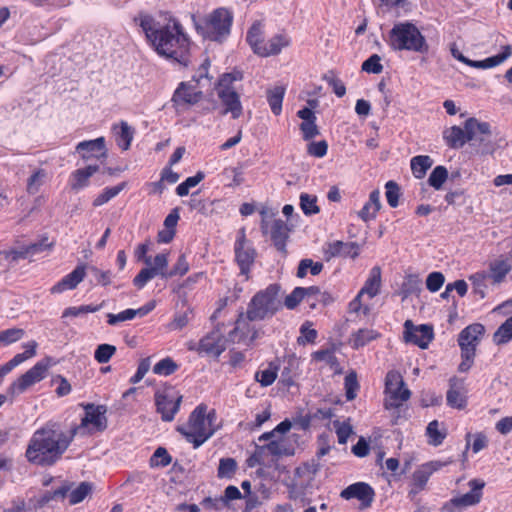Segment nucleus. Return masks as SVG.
Masks as SVG:
<instances>
[{
	"label": "nucleus",
	"instance_id": "nucleus-15",
	"mask_svg": "<svg viewBox=\"0 0 512 512\" xmlns=\"http://www.w3.org/2000/svg\"><path fill=\"white\" fill-rule=\"evenodd\" d=\"M261 230L264 234H270L276 249L285 255L287 252L286 241L289 232L287 224L281 219H275L271 223L263 219L261 222Z\"/></svg>",
	"mask_w": 512,
	"mask_h": 512
},
{
	"label": "nucleus",
	"instance_id": "nucleus-26",
	"mask_svg": "<svg viewBox=\"0 0 512 512\" xmlns=\"http://www.w3.org/2000/svg\"><path fill=\"white\" fill-rule=\"evenodd\" d=\"M246 41L251 47L252 51L259 56V52L264 49V25L261 21H256L249 28L246 36Z\"/></svg>",
	"mask_w": 512,
	"mask_h": 512
},
{
	"label": "nucleus",
	"instance_id": "nucleus-5",
	"mask_svg": "<svg viewBox=\"0 0 512 512\" xmlns=\"http://www.w3.org/2000/svg\"><path fill=\"white\" fill-rule=\"evenodd\" d=\"M195 29L204 39L222 42L230 34L232 14L225 8H218L203 18L192 17Z\"/></svg>",
	"mask_w": 512,
	"mask_h": 512
},
{
	"label": "nucleus",
	"instance_id": "nucleus-13",
	"mask_svg": "<svg viewBox=\"0 0 512 512\" xmlns=\"http://www.w3.org/2000/svg\"><path fill=\"white\" fill-rule=\"evenodd\" d=\"M404 339L406 342L413 343L421 349H426L434 338L433 327L422 324L415 326L411 320L404 323Z\"/></svg>",
	"mask_w": 512,
	"mask_h": 512
},
{
	"label": "nucleus",
	"instance_id": "nucleus-63",
	"mask_svg": "<svg viewBox=\"0 0 512 512\" xmlns=\"http://www.w3.org/2000/svg\"><path fill=\"white\" fill-rule=\"evenodd\" d=\"M444 282L445 277L441 272H432L426 279V287L430 292H437Z\"/></svg>",
	"mask_w": 512,
	"mask_h": 512
},
{
	"label": "nucleus",
	"instance_id": "nucleus-4",
	"mask_svg": "<svg viewBox=\"0 0 512 512\" xmlns=\"http://www.w3.org/2000/svg\"><path fill=\"white\" fill-rule=\"evenodd\" d=\"M217 413L214 409L207 411L205 404L198 405L190 414L187 425L178 427V431L194 448L200 447L218 429Z\"/></svg>",
	"mask_w": 512,
	"mask_h": 512
},
{
	"label": "nucleus",
	"instance_id": "nucleus-36",
	"mask_svg": "<svg viewBox=\"0 0 512 512\" xmlns=\"http://www.w3.org/2000/svg\"><path fill=\"white\" fill-rule=\"evenodd\" d=\"M512 340V316L503 322L493 334L496 345H504Z\"/></svg>",
	"mask_w": 512,
	"mask_h": 512
},
{
	"label": "nucleus",
	"instance_id": "nucleus-45",
	"mask_svg": "<svg viewBox=\"0 0 512 512\" xmlns=\"http://www.w3.org/2000/svg\"><path fill=\"white\" fill-rule=\"evenodd\" d=\"M448 178V171L444 166H436L431 172L428 183L431 187L439 190Z\"/></svg>",
	"mask_w": 512,
	"mask_h": 512
},
{
	"label": "nucleus",
	"instance_id": "nucleus-62",
	"mask_svg": "<svg viewBox=\"0 0 512 512\" xmlns=\"http://www.w3.org/2000/svg\"><path fill=\"white\" fill-rule=\"evenodd\" d=\"M157 276L156 272L151 267H146L140 270V272L133 279V284L141 289L148 281Z\"/></svg>",
	"mask_w": 512,
	"mask_h": 512
},
{
	"label": "nucleus",
	"instance_id": "nucleus-24",
	"mask_svg": "<svg viewBox=\"0 0 512 512\" xmlns=\"http://www.w3.org/2000/svg\"><path fill=\"white\" fill-rule=\"evenodd\" d=\"M359 245L356 242L334 241L327 245L325 255L327 259L337 256L356 258L359 255Z\"/></svg>",
	"mask_w": 512,
	"mask_h": 512
},
{
	"label": "nucleus",
	"instance_id": "nucleus-32",
	"mask_svg": "<svg viewBox=\"0 0 512 512\" xmlns=\"http://www.w3.org/2000/svg\"><path fill=\"white\" fill-rule=\"evenodd\" d=\"M284 95L285 88L283 86H275L267 90V101L274 115L281 113Z\"/></svg>",
	"mask_w": 512,
	"mask_h": 512
},
{
	"label": "nucleus",
	"instance_id": "nucleus-52",
	"mask_svg": "<svg viewBox=\"0 0 512 512\" xmlns=\"http://www.w3.org/2000/svg\"><path fill=\"white\" fill-rule=\"evenodd\" d=\"M422 281L417 275H409L402 284V293L404 297L421 291Z\"/></svg>",
	"mask_w": 512,
	"mask_h": 512
},
{
	"label": "nucleus",
	"instance_id": "nucleus-40",
	"mask_svg": "<svg viewBox=\"0 0 512 512\" xmlns=\"http://www.w3.org/2000/svg\"><path fill=\"white\" fill-rule=\"evenodd\" d=\"M104 305V302L98 304V305H81L78 307H68L66 308L62 313V319L68 318V317H79L81 315L87 314V313H95L98 312Z\"/></svg>",
	"mask_w": 512,
	"mask_h": 512
},
{
	"label": "nucleus",
	"instance_id": "nucleus-64",
	"mask_svg": "<svg viewBox=\"0 0 512 512\" xmlns=\"http://www.w3.org/2000/svg\"><path fill=\"white\" fill-rule=\"evenodd\" d=\"M188 270L189 264L186 260V256L184 254H181L176 264L166 275L168 276V278H172L174 276H183L188 272Z\"/></svg>",
	"mask_w": 512,
	"mask_h": 512
},
{
	"label": "nucleus",
	"instance_id": "nucleus-23",
	"mask_svg": "<svg viewBox=\"0 0 512 512\" xmlns=\"http://www.w3.org/2000/svg\"><path fill=\"white\" fill-rule=\"evenodd\" d=\"M85 275V266L79 265L71 273H69L62 280L56 283L50 289V292L52 294H59L66 290H73L78 286L79 283L83 281Z\"/></svg>",
	"mask_w": 512,
	"mask_h": 512
},
{
	"label": "nucleus",
	"instance_id": "nucleus-28",
	"mask_svg": "<svg viewBox=\"0 0 512 512\" xmlns=\"http://www.w3.org/2000/svg\"><path fill=\"white\" fill-rule=\"evenodd\" d=\"M381 286V269L375 266L371 269L368 279L358 293V298L367 294L370 298L375 297L379 293Z\"/></svg>",
	"mask_w": 512,
	"mask_h": 512
},
{
	"label": "nucleus",
	"instance_id": "nucleus-12",
	"mask_svg": "<svg viewBox=\"0 0 512 512\" xmlns=\"http://www.w3.org/2000/svg\"><path fill=\"white\" fill-rule=\"evenodd\" d=\"M234 250L240 273L248 279L249 272L256 258V251L251 245L247 244L244 229L240 231V236L235 243Z\"/></svg>",
	"mask_w": 512,
	"mask_h": 512
},
{
	"label": "nucleus",
	"instance_id": "nucleus-7",
	"mask_svg": "<svg viewBox=\"0 0 512 512\" xmlns=\"http://www.w3.org/2000/svg\"><path fill=\"white\" fill-rule=\"evenodd\" d=\"M243 74L240 71L226 73L221 76L216 87V93L225 107L223 114L230 113L233 119L239 118L243 113L240 96L232 86L233 82L240 81Z\"/></svg>",
	"mask_w": 512,
	"mask_h": 512
},
{
	"label": "nucleus",
	"instance_id": "nucleus-33",
	"mask_svg": "<svg viewBox=\"0 0 512 512\" xmlns=\"http://www.w3.org/2000/svg\"><path fill=\"white\" fill-rule=\"evenodd\" d=\"M511 47L509 45L505 46L503 51L495 56L488 57L481 61H474L473 68L478 69H487L495 67L502 62H504L511 55Z\"/></svg>",
	"mask_w": 512,
	"mask_h": 512
},
{
	"label": "nucleus",
	"instance_id": "nucleus-3",
	"mask_svg": "<svg viewBox=\"0 0 512 512\" xmlns=\"http://www.w3.org/2000/svg\"><path fill=\"white\" fill-rule=\"evenodd\" d=\"M279 291L280 287L277 284H271L257 292L248 304L246 314H239L231 336L241 329L242 325H246V321H259L273 316L282 307Z\"/></svg>",
	"mask_w": 512,
	"mask_h": 512
},
{
	"label": "nucleus",
	"instance_id": "nucleus-42",
	"mask_svg": "<svg viewBox=\"0 0 512 512\" xmlns=\"http://www.w3.org/2000/svg\"><path fill=\"white\" fill-rule=\"evenodd\" d=\"M117 143L123 150L129 149L131 141L133 139V130L125 121H121L119 125V131L116 132Z\"/></svg>",
	"mask_w": 512,
	"mask_h": 512
},
{
	"label": "nucleus",
	"instance_id": "nucleus-59",
	"mask_svg": "<svg viewBox=\"0 0 512 512\" xmlns=\"http://www.w3.org/2000/svg\"><path fill=\"white\" fill-rule=\"evenodd\" d=\"M260 447L261 451H263L265 454L269 453L277 457L289 454L282 441L271 440L268 444L262 445Z\"/></svg>",
	"mask_w": 512,
	"mask_h": 512
},
{
	"label": "nucleus",
	"instance_id": "nucleus-55",
	"mask_svg": "<svg viewBox=\"0 0 512 512\" xmlns=\"http://www.w3.org/2000/svg\"><path fill=\"white\" fill-rule=\"evenodd\" d=\"M25 332L20 328H11L0 332V344H13L24 336Z\"/></svg>",
	"mask_w": 512,
	"mask_h": 512
},
{
	"label": "nucleus",
	"instance_id": "nucleus-9",
	"mask_svg": "<svg viewBox=\"0 0 512 512\" xmlns=\"http://www.w3.org/2000/svg\"><path fill=\"white\" fill-rule=\"evenodd\" d=\"M386 394L384 406L386 409L398 408L410 398V391L398 372L390 371L385 379Z\"/></svg>",
	"mask_w": 512,
	"mask_h": 512
},
{
	"label": "nucleus",
	"instance_id": "nucleus-19",
	"mask_svg": "<svg viewBox=\"0 0 512 512\" xmlns=\"http://www.w3.org/2000/svg\"><path fill=\"white\" fill-rule=\"evenodd\" d=\"M197 350L199 353L218 358L226 350V339L218 330H214L199 341Z\"/></svg>",
	"mask_w": 512,
	"mask_h": 512
},
{
	"label": "nucleus",
	"instance_id": "nucleus-31",
	"mask_svg": "<svg viewBox=\"0 0 512 512\" xmlns=\"http://www.w3.org/2000/svg\"><path fill=\"white\" fill-rule=\"evenodd\" d=\"M426 435L429 438L428 443L430 445L439 446L446 438L447 430L444 425L440 427V423L437 420H433L428 424L426 428Z\"/></svg>",
	"mask_w": 512,
	"mask_h": 512
},
{
	"label": "nucleus",
	"instance_id": "nucleus-21",
	"mask_svg": "<svg viewBox=\"0 0 512 512\" xmlns=\"http://www.w3.org/2000/svg\"><path fill=\"white\" fill-rule=\"evenodd\" d=\"M202 98V91L196 85L182 82L175 90L172 101L176 106L194 105Z\"/></svg>",
	"mask_w": 512,
	"mask_h": 512
},
{
	"label": "nucleus",
	"instance_id": "nucleus-10",
	"mask_svg": "<svg viewBox=\"0 0 512 512\" xmlns=\"http://www.w3.org/2000/svg\"><path fill=\"white\" fill-rule=\"evenodd\" d=\"M468 485L471 490L466 494L452 498L442 507L441 512H459L463 508L478 504L482 499L485 482L481 479H472Z\"/></svg>",
	"mask_w": 512,
	"mask_h": 512
},
{
	"label": "nucleus",
	"instance_id": "nucleus-2",
	"mask_svg": "<svg viewBox=\"0 0 512 512\" xmlns=\"http://www.w3.org/2000/svg\"><path fill=\"white\" fill-rule=\"evenodd\" d=\"M76 434L77 429L65 431L59 423L48 422L33 433L25 456L32 464L54 465L66 452Z\"/></svg>",
	"mask_w": 512,
	"mask_h": 512
},
{
	"label": "nucleus",
	"instance_id": "nucleus-8",
	"mask_svg": "<svg viewBox=\"0 0 512 512\" xmlns=\"http://www.w3.org/2000/svg\"><path fill=\"white\" fill-rule=\"evenodd\" d=\"M490 124L480 122L476 118H469L464 128L452 126L443 131V138L450 148H461L466 142L477 139V134H490Z\"/></svg>",
	"mask_w": 512,
	"mask_h": 512
},
{
	"label": "nucleus",
	"instance_id": "nucleus-56",
	"mask_svg": "<svg viewBox=\"0 0 512 512\" xmlns=\"http://www.w3.org/2000/svg\"><path fill=\"white\" fill-rule=\"evenodd\" d=\"M237 468V463L233 458H222L218 467L219 478H231Z\"/></svg>",
	"mask_w": 512,
	"mask_h": 512
},
{
	"label": "nucleus",
	"instance_id": "nucleus-53",
	"mask_svg": "<svg viewBox=\"0 0 512 512\" xmlns=\"http://www.w3.org/2000/svg\"><path fill=\"white\" fill-rule=\"evenodd\" d=\"M472 282L475 293L479 294L482 298L485 296L486 282L489 279L487 272H477L469 277Z\"/></svg>",
	"mask_w": 512,
	"mask_h": 512
},
{
	"label": "nucleus",
	"instance_id": "nucleus-44",
	"mask_svg": "<svg viewBox=\"0 0 512 512\" xmlns=\"http://www.w3.org/2000/svg\"><path fill=\"white\" fill-rule=\"evenodd\" d=\"M313 359L317 361H325L337 374L342 373V369L337 357L330 350H319L313 353Z\"/></svg>",
	"mask_w": 512,
	"mask_h": 512
},
{
	"label": "nucleus",
	"instance_id": "nucleus-20",
	"mask_svg": "<svg viewBox=\"0 0 512 512\" xmlns=\"http://www.w3.org/2000/svg\"><path fill=\"white\" fill-rule=\"evenodd\" d=\"M485 332V327L480 323H474L464 328L458 337V344L461 351L471 350L476 352V347L480 343L481 337Z\"/></svg>",
	"mask_w": 512,
	"mask_h": 512
},
{
	"label": "nucleus",
	"instance_id": "nucleus-14",
	"mask_svg": "<svg viewBox=\"0 0 512 512\" xmlns=\"http://www.w3.org/2000/svg\"><path fill=\"white\" fill-rule=\"evenodd\" d=\"M48 365L44 362L36 363L32 368L19 377L9 388L11 394H20L33 384L41 381L47 372Z\"/></svg>",
	"mask_w": 512,
	"mask_h": 512
},
{
	"label": "nucleus",
	"instance_id": "nucleus-6",
	"mask_svg": "<svg viewBox=\"0 0 512 512\" xmlns=\"http://www.w3.org/2000/svg\"><path fill=\"white\" fill-rule=\"evenodd\" d=\"M390 46L401 51L409 50L419 53L428 51V44L419 29L412 23H397L390 31Z\"/></svg>",
	"mask_w": 512,
	"mask_h": 512
},
{
	"label": "nucleus",
	"instance_id": "nucleus-35",
	"mask_svg": "<svg viewBox=\"0 0 512 512\" xmlns=\"http://www.w3.org/2000/svg\"><path fill=\"white\" fill-rule=\"evenodd\" d=\"M433 161L427 155H418L411 159V170L417 179H422L427 170L432 166Z\"/></svg>",
	"mask_w": 512,
	"mask_h": 512
},
{
	"label": "nucleus",
	"instance_id": "nucleus-39",
	"mask_svg": "<svg viewBox=\"0 0 512 512\" xmlns=\"http://www.w3.org/2000/svg\"><path fill=\"white\" fill-rule=\"evenodd\" d=\"M126 187V182H122L114 187L105 188L93 201V206L99 207L116 197Z\"/></svg>",
	"mask_w": 512,
	"mask_h": 512
},
{
	"label": "nucleus",
	"instance_id": "nucleus-30",
	"mask_svg": "<svg viewBox=\"0 0 512 512\" xmlns=\"http://www.w3.org/2000/svg\"><path fill=\"white\" fill-rule=\"evenodd\" d=\"M511 265L507 260L497 259L490 263L489 265V279L492 280L493 283H500L505 276L510 272Z\"/></svg>",
	"mask_w": 512,
	"mask_h": 512
},
{
	"label": "nucleus",
	"instance_id": "nucleus-50",
	"mask_svg": "<svg viewBox=\"0 0 512 512\" xmlns=\"http://www.w3.org/2000/svg\"><path fill=\"white\" fill-rule=\"evenodd\" d=\"M178 368V365L170 357L160 360L153 367V373L157 375L168 376L173 374Z\"/></svg>",
	"mask_w": 512,
	"mask_h": 512
},
{
	"label": "nucleus",
	"instance_id": "nucleus-57",
	"mask_svg": "<svg viewBox=\"0 0 512 512\" xmlns=\"http://www.w3.org/2000/svg\"><path fill=\"white\" fill-rule=\"evenodd\" d=\"M171 461L172 458L168 454L167 450L163 447H158L150 459V464L151 466L166 467L171 463Z\"/></svg>",
	"mask_w": 512,
	"mask_h": 512
},
{
	"label": "nucleus",
	"instance_id": "nucleus-51",
	"mask_svg": "<svg viewBox=\"0 0 512 512\" xmlns=\"http://www.w3.org/2000/svg\"><path fill=\"white\" fill-rule=\"evenodd\" d=\"M203 179V172H198L196 175L188 177L184 182L177 186L176 193L181 197L188 195L189 190L197 186Z\"/></svg>",
	"mask_w": 512,
	"mask_h": 512
},
{
	"label": "nucleus",
	"instance_id": "nucleus-58",
	"mask_svg": "<svg viewBox=\"0 0 512 512\" xmlns=\"http://www.w3.org/2000/svg\"><path fill=\"white\" fill-rule=\"evenodd\" d=\"M386 188V199L388 204L395 208L399 204L400 188L399 185L394 181H388L385 185Z\"/></svg>",
	"mask_w": 512,
	"mask_h": 512
},
{
	"label": "nucleus",
	"instance_id": "nucleus-25",
	"mask_svg": "<svg viewBox=\"0 0 512 512\" xmlns=\"http://www.w3.org/2000/svg\"><path fill=\"white\" fill-rule=\"evenodd\" d=\"M99 170L98 165H88L85 168L75 170L70 177V187L79 191L89 185L90 178Z\"/></svg>",
	"mask_w": 512,
	"mask_h": 512
},
{
	"label": "nucleus",
	"instance_id": "nucleus-48",
	"mask_svg": "<svg viewBox=\"0 0 512 512\" xmlns=\"http://www.w3.org/2000/svg\"><path fill=\"white\" fill-rule=\"evenodd\" d=\"M345 394L348 401H352L357 396L359 389V383L357 380V374L355 371H351L345 377Z\"/></svg>",
	"mask_w": 512,
	"mask_h": 512
},
{
	"label": "nucleus",
	"instance_id": "nucleus-46",
	"mask_svg": "<svg viewBox=\"0 0 512 512\" xmlns=\"http://www.w3.org/2000/svg\"><path fill=\"white\" fill-rule=\"evenodd\" d=\"M300 207L305 215L317 214L320 211L317 206V197L307 193L300 195Z\"/></svg>",
	"mask_w": 512,
	"mask_h": 512
},
{
	"label": "nucleus",
	"instance_id": "nucleus-41",
	"mask_svg": "<svg viewBox=\"0 0 512 512\" xmlns=\"http://www.w3.org/2000/svg\"><path fill=\"white\" fill-rule=\"evenodd\" d=\"M47 178V172L44 169L36 170L27 180V192L30 195L36 194Z\"/></svg>",
	"mask_w": 512,
	"mask_h": 512
},
{
	"label": "nucleus",
	"instance_id": "nucleus-18",
	"mask_svg": "<svg viewBox=\"0 0 512 512\" xmlns=\"http://www.w3.org/2000/svg\"><path fill=\"white\" fill-rule=\"evenodd\" d=\"M340 496L346 500L358 499L361 502V508L365 509L371 506L375 492L369 484L357 482L342 490Z\"/></svg>",
	"mask_w": 512,
	"mask_h": 512
},
{
	"label": "nucleus",
	"instance_id": "nucleus-1",
	"mask_svg": "<svg viewBox=\"0 0 512 512\" xmlns=\"http://www.w3.org/2000/svg\"><path fill=\"white\" fill-rule=\"evenodd\" d=\"M140 26L160 56L188 66L190 41L176 19L165 18L161 22L150 15H141Z\"/></svg>",
	"mask_w": 512,
	"mask_h": 512
},
{
	"label": "nucleus",
	"instance_id": "nucleus-60",
	"mask_svg": "<svg viewBox=\"0 0 512 512\" xmlns=\"http://www.w3.org/2000/svg\"><path fill=\"white\" fill-rule=\"evenodd\" d=\"M36 347H37V343L35 341H32V342L26 344L25 345L26 350L23 353L16 354L10 360V362L12 363L14 368L16 366H18L19 364H21L22 362H24L25 360L33 357L36 354Z\"/></svg>",
	"mask_w": 512,
	"mask_h": 512
},
{
	"label": "nucleus",
	"instance_id": "nucleus-49",
	"mask_svg": "<svg viewBox=\"0 0 512 512\" xmlns=\"http://www.w3.org/2000/svg\"><path fill=\"white\" fill-rule=\"evenodd\" d=\"M447 404L456 409H463L466 406V397L451 384L446 396Z\"/></svg>",
	"mask_w": 512,
	"mask_h": 512
},
{
	"label": "nucleus",
	"instance_id": "nucleus-61",
	"mask_svg": "<svg viewBox=\"0 0 512 512\" xmlns=\"http://www.w3.org/2000/svg\"><path fill=\"white\" fill-rule=\"evenodd\" d=\"M380 61V56L378 54H373L363 62L362 70L367 73L379 74L383 70V66Z\"/></svg>",
	"mask_w": 512,
	"mask_h": 512
},
{
	"label": "nucleus",
	"instance_id": "nucleus-16",
	"mask_svg": "<svg viewBox=\"0 0 512 512\" xmlns=\"http://www.w3.org/2000/svg\"><path fill=\"white\" fill-rule=\"evenodd\" d=\"M106 412L107 408L104 405L87 404L85 406V416L82 418L80 425L73 429H77V433H79L88 425H92L98 431L105 430L107 428Z\"/></svg>",
	"mask_w": 512,
	"mask_h": 512
},
{
	"label": "nucleus",
	"instance_id": "nucleus-37",
	"mask_svg": "<svg viewBox=\"0 0 512 512\" xmlns=\"http://www.w3.org/2000/svg\"><path fill=\"white\" fill-rule=\"evenodd\" d=\"M278 366L270 362L267 369L257 371L255 373V380L263 387L270 386L274 383L278 374Z\"/></svg>",
	"mask_w": 512,
	"mask_h": 512
},
{
	"label": "nucleus",
	"instance_id": "nucleus-11",
	"mask_svg": "<svg viewBox=\"0 0 512 512\" xmlns=\"http://www.w3.org/2000/svg\"><path fill=\"white\" fill-rule=\"evenodd\" d=\"M182 396L177 395L173 389L157 391L155 394V403L157 411L161 414L163 421H172L178 412Z\"/></svg>",
	"mask_w": 512,
	"mask_h": 512
},
{
	"label": "nucleus",
	"instance_id": "nucleus-54",
	"mask_svg": "<svg viewBox=\"0 0 512 512\" xmlns=\"http://www.w3.org/2000/svg\"><path fill=\"white\" fill-rule=\"evenodd\" d=\"M116 352V347L111 344L99 345L94 353V358L98 363H107Z\"/></svg>",
	"mask_w": 512,
	"mask_h": 512
},
{
	"label": "nucleus",
	"instance_id": "nucleus-34",
	"mask_svg": "<svg viewBox=\"0 0 512 512\" xmlns=\"http://www.w3.org/2000/svg\"><path fill=\"white\" fill-rule=\"evenodd\" d=\"M378 336L379 334L375 330L363 328L352 334L350 343L353 348L358 349L376 339Z\"/></svg>",
	"mask_w": 512,
	"mask_h": 512
},
{
	"label": "nucleus",
	"instance_id": "nucleus-47",
	"mask_svg": "<svg viewBox=\"0 0 512 512\" xmlns=\"http://www.w3.org/2000/svg\"><path fill=\"white\" fill-rule=\"evenodd\" d=\"M479 141L483 154H493L497 149H503L507 146L506 139L503 136H496L493 141H485L484 138H480Z\"/></svg>",
	"mask_w": 512,
	"mask_h": 512
},
{
	"label": "nucleus",
	"instance_id": "nucleus-17",
	"mask_svg": "<svg viewBox=\"0 0 512 512\" xmlns=\"http://www.w3.org/2000/svg\"><path fill=\"white\" fill-rule=\"evenodd\" d=\"M452 463V460L441 462V461H430L421 465L412 475L413 488L410 490V495H416L422 491L430 476L441 469L442 467Z\"/></svg>",
	"mask_w": 512,
	"mask_h": 512
},
{
	"label": "nucleus",
	"instance_id": "nucleus-27",
	"mask_svg": "<svg viewBox=\"0 0 512 512\" xmlns=\"http://www.w3.org/2000/svg\"><path fill=\"white\" fill-rule=\"evenodd\" d=\"M289 45L290 38L286 34H276L265 43L264 49L259 52V56L268 57L271 55H277L283 48L288 47Z\"/></svg>",
	"mask_w": 512,
	"mask_h": 512
},
{
	"label": "nucleus",
	"instance_id": "nucleus-38",
	"mask_svg": "<svg viewBox=\"0 0 512 512\" xmlns=\"http://www.w3.org/2000/svg\"><path fill=\"white\" fill-rule=\"evenodd\" d=\"M92 492V484L89 482H81L76 488L68 492L70 505L82 502Z\"/></svg>",
	"mask_w": 512,
	"mask_h": 512
},
{
	"label": "nucleus",
	"instance_id": "nucleus-29",
	"mask_svg": "<svg viewBox=\"0 0 512 512\" xmlns=\"http://www.w3.org/2000/svg\"><path fill=\"white\" fill-rule=\"evenodd\" d=\"M381 208L380 192L373 190L370 193L369 201L358 212V216L365 222L372 220L376 217L377 212Z\"/></svg>",
	"mask_w": 512,
	"mask_h": 512
},
{
	"label": "nucleus",
	"instance_id": "nucleus-22",
	"mask_svg": "<svg viewBox=\"0 0 512 512\" xmlns=\"http://www.w3.org/2000/svg\"><path fill=\"white\" fill-rule=\"evenodd\" d=\"M76 151L81 153L83 160H89L92 157H106L105 139L99 137L94 140L82 141L77 144Z\"/></svg>",
	"mask_w": 512,
	"mask_h": 512
},
{
	"label": "nucleus",
	"instance_id": "nucleus-43",
	"mask_svg": "<svg viewBox=\"0 0 512 512\" xmlns=\"http://www.w3.org/2000/svg\"><path fill=\"white\" fill-rule=\"evenodd\" d=\"M308 269L312 275H318L323 270L321 262H314L312 259H302L298 265L297 277L304 278L307 275Z\"/></svg>",
	"mask_w": 512,
	"mask_h": 512
}]
</instances>
